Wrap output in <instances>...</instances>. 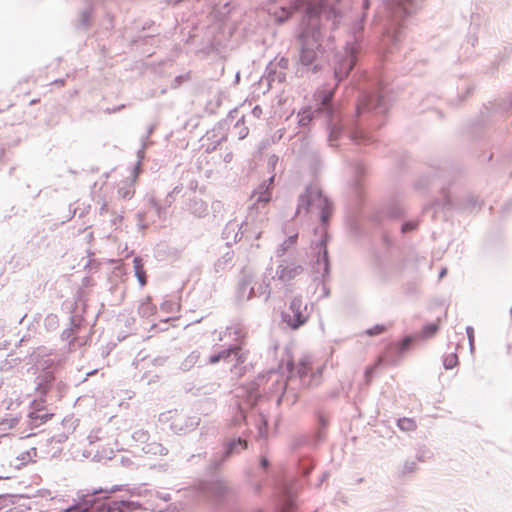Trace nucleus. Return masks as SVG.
<instances>
[{
    "mask_svg": "<svg viewBox=\"0 0 512 512\" xmlns=\"http://www.w3.org/2000/svg\"><path fill=\"white\" fill-rule=\"evenodd\" d=\"M317 209L320 211V217L323 222H326L331 211V205L321 191L316 187H308L303 195L300 196L297 213L302 210L312 211Z\"/></svg>",
    "mask_w": 512,
    "mask_h": 512,
    "instance_id": "obj_2",
    "label": "nucleus"
},
{
    "mask_svg": "<svg viewBox=\"0 0 512 512\" xmlns=\"http://www.w3.org/2000/svg\"><path fill=\"white\" fill-rule=\"evenodd\" d=\"M412 341V337H406L400 342L391 344L389 349L397 350L399 353H404L409 348Z\"/></svg>",
    "mask_w": 512,
    "mask_h": 512,
    "instance_id": "obj_9",
    "label": "nucleus"
},
{
    "mask_svg": "<svg viewBox=\"0 0 512 512\" xmlns=\"http://www.w3.org/2000/svg\"><path fill=\"white\" fill-rule=\"evenodd\" d=\"M332 98V94L330 93L329 95L325 96V98L323 99V105H326Z\"/></svg>",
    "mask_w": 512,
    "mask_h": 512,
    "instance_id": "obj_22",
    "label": "nucleus"
},
{
    "mask_svg": "<svg viewBox=\"0 0 512 512\" xmlns=\"http://www.w3.org/2000/svg\"><path fill=\"white\" fill-rule=\"evenodd\" d=\"M306 4V11L309 18V27H307L301 34V39L306 46H313L310 44V38L314 42L318 41V14H325L328 18L335 17L336 4L339 0H301Z\"/></svg>",
    "mask_w": 512,
    "mask_h": 512,
    "instance_id": "obj_1",
    "label": "nucleus"
},
{
    "mask_svg": "<svg viewBox=\"0 0 512 512\" xmlns=\"http://www.w3.org/2000/svg\"><path fill=\"white\" fill-rule=\"evenodd\" d=\"M340 73H341V72H339V71H337V70H336V72H335L336 77H340V78H342L343 76H346V75H347V72H345L343 75H340Z\"/></svg>",
    "mask_w": 512,
    "mask_h": 512,
    "instance_id": "obj_25",
    "label": "nucleus"
},
{
    "mask_svg": "<svg viewBox=\"0 0 512 512\" xmlns=\"http://www.w3.org/2000/svg\"><path fill=\"white\" fill-rule=\"evenodd\" d=\"M240 348L239 347H234V348H231V349H228V350H224V351H221L218 356H219V359L222 360V359H227L231 353H235L237 354L239 352Z\"/></svg>",
    "mask_w": 512,
    "mask_h": 512,
    "instance_id": "obj_16",
    "label": "nucleus"
},
{
    "mask_svg": "<svg viewBox=\"0 0 512 512\" xmlns=\"http://www.w3.org/2000/svg\"><path fill=\"white\" fill-rule=\"evenodd\" d=\"M297 240V234H295L294 236H291L289 237V244H294Z\"/></svg>",
    "mask_w": 512,
    "mask_h": 512,
    "instance_id": "obj_24",
    "label": "nucleus"
},
{
    "mask_svg": "<svg viewBox=\"0 0 512 512\" xmlns=\"http://www.w3.org/2000/svg\"><path fill=\"white\" fill-rule=\"evenodd\" d=\"M289 313L285 315V320L293 329L299 328L308 320L307 305L303 303L301 298L292 299L289 306Z\"/></svg>",
    "mask_w": 512,
    "mask_h": 512,
    "instance_id": "obj_3",
    "label": "nucleus"
},
{
    "mask_svg": "<svg viewBox=\"0 0 512 512\" xmlns=\"http://www.w3.org/2000/svg\"><path fill=\"white\" fill-rule=\"evenodd\" d=\"M236 445H241V446H242V449H246V448H247V442H246V441H244V440L239 439V440L237 441V443H232V444H231L230 449H229V452H233V451H234V449H235V446H236Z\"/></svg>",
    "mask_w": 512,
    "mask_h": 512,
    "instance_id": "obj_18",
    "label": "nucleus"
},
{
    "mask_svg": "<svg viewBox=\"0 0 512 512\" xmlns=\"http://www.w3.org/2000/svg\"><path fill=\"white\" fill-rule=\"evenodd\" d=\"M135 193L133 184L131 182H124L119 188H118V195L120 198L127 200L131 199Z\"/></svg>",
    "mask_w": 512,
    "mask_h": 512,
    "instance_id": "obj_7",
    "label": "nucleus"
},
{
    "mask_svg": "<svg viewBox=\"0 0 512 512\" xmlns=\"http://www.w3.org/2000/svg\"><path fill=\"white\" fill-rule=\"evenodd\" d=\"M303 272V268L300 265L294 263L281 264L277 267L276 277L282 283H290L297 276Z\"/></svg>",
    "mask_w": 512,
    "mask_h": 512,
    "instance_id": "obj_4",
    "label": "nucleus"
},
{
    "mask_svg": "<svg viewBox=\"0 0 512 512\" xmlns=\"http://www.w3.org/2000/svg\"><path fill=\"white\" fill-rule=\"evenodd\" d=\"M75 510L80 511V512H89V509L86 506V504L79 505V506L75 507Z\"/></svg>",
    "mask_w": 512,
    "mask_h": 512,
    "instance_id": "obj_20",
    "label": "nucleus"
},
{
    "mask_svg": "<svg viewBox=\"0 0 512 512\" xmlns=\"http://www.w3.org/2000/svg\"><path fill=\"white\" fill-rule=\"evenodd\" d=\"M438 328H439V324L438 323L427 324L421 330L420 335H421L422 338L431 337V336H433L438 331Z\"/></svg>",
    "mask_w": 512,
    "mask_h": 512,
    "instance_id": "obj_10",
    "label": "nucleus"
},
{
    "mask_svg": "<svg viewBox=\"0 0 512 512\" xmlns=\"http://www.w3.org/2000/svg\"><path fill=\"white\" fill-rule=\"evenodd\" d=\"M219 361H220V359H219L218 354H217V355H213V356H211V357L209 358V362H210L211 364H215V363H217V362H219Z\"/></svg>",
    "mask_w": 512,
    "mask_h": 512,
    "instance_id": "obj_21",
    "label": "nucleus"
},
{
    "mask_svg": "<svg viewBox=\"0 0 512 512\" xmlns=\"http://www.w3.org/2000/svg\"><path fill=\"white\" fill-rule=\"evenodd\" d=\"M262 466H263V467H266V466H267V460H266V459H263V460H262Z\"/></svg>",
    "mask_w": 512,
    "mask_h": 512,
    "instance_id": "obj_26",
    "label": "nucleus"
},
{
    "mask_svg": "<svg viewBox=\"0 0 512 512\" xmlns=\"http://www.w3.org/2000/svg\"><path fill=\"white\" fill-rule=\"evenodd\" d=\"M467 332H468V335H469V340L472 343V341H473V330H472V328H468Z\"/></svg>",
    "mask_w": 512,
    "mask_h": 512,
    "instance_id": "obj_23",
    "label": "nucleus"
},
{
    "mask_svg": "<svg viewBox=\"0 0 512 512\" xmlns=\"http://www.w3.org/2000/svg\"><path fill=\"white\" fill-rule=\"evenodd\" d=\"M133 266H134L135 275H136L140 285L141 286L146 285V282H147L146 281V273L144 270L142 260L140 258H135L133 260Z\"/></svg>",
    "mask_w": 512,
    "mask_h": 512,
    "instance_id": "obj_6",
    "label": "nucleus"
},
{
    "mask_svg": "<svg viewBox=\"0 0 512 512\" xmlns=\"http://www.w3.org/2000/svg\"><path fill=\"white\" fill-rule=\"evenodd\" d=\"M30 417L33 422L40 420L41 423H44V422L48 421L52 417V415H48V414L39 415L36 413H31Z\"/></svg>",
    "mask_w": 512,
    "mask_h": 512,
    "instance_id": "obj_17",
    "label": "nucleus"
},
{
    "mask_svg": "<svg viewBox=\"0 0 512 512\" xmlns=\"http://www.w3.org/2000/svg\"><path fill=\"white\" fill-rule=\"evenodd\" d=\"M444 367L446 369H452L458 364V357L456 354L451 353L444 358Z\"/></svg>",
    "mask_w": 512,
    "mask_h": 512,
    "instance_id": "obj_12",
    "label": "nucleus"
},
{
    "mask_svg": "<svg viewBox=\"0 0 512 512\" xmlns=\"http://www.w3.org/2000/svg\"><path fill=\"white\" fill-rule=\"evenodd\" d=\"M314 57H315L314 51H312L308 48L303 49L302 54H301V61L303 64H305V65L311 64Z\"/></svg>",
    "mask_w": 512,
    "mask_h": 512,
    "instance_id": "obj_13",
    "label": "nucleus"
},
{
    "mask_svg": "<svg viewBox=\"0 0 512 512\" xmlns=\"http://www.w3.org/2000/svg\"><path fill=\"white\" fill-rule=\"evenodd\" d=\"M417 227H418L417 221L406 222L402 225L401 231L403 233H406V232L413 231V230L417 229Z\"/></svg>",
    "mask_w": 512,
    "mask_h": 512,
    "instance_id": "obj_15",
    "label": "nucleus"
},
{
    "mask_svg": "<svg viewBox=\"0 0 512 512\" xmlns=\"http://www.w3.org/2000/svg\"><path fill=\"white\" fill-rule=\"evenodd\" d=\"M313 360L310 356H303L295 364V371L299 377L304 378L312 372Z\"/></svg>",
    "mask_w": 512,
    "mask_h": 512,
    "instance_id": "obj_5",
    "label": "nucleus"
},
{
    "mask_svg": "<svg viewBox=\"0 0 512 512\" xmlns=\"http://www.w3.org/2000/svg\"><path fill=\"white\" fill-rule=\"evenodd\" d=\"M386 331V327L384 325H375L374 327L367 329L365 333L368 336L380 335Z\"/></svg>",
    "mask_w": 512,
    "mask_h": 512,
    "instance_id": "obj_14",
    "label": "nucleus"
},
{
    "mask_svg": "<svg viewBox=\"0 0 512 512\" xmlns=\"http://www.w3.org/2000/svg\"><path fill=\"white\" fill-rule=\"evenodd\" d=\"M291 13V9L281 7L278 10H275L273 15L279 23H282L290 17Z\"/></svg>",
    "mask_w": 512,
    "mask_h": 512,
    "instance_id": "obj_11",
    "label": "nucleus"
},
{
    "mask_svg": "<svg viewBox=\"0 0 512 512\" xmlns=\"http://www.w3.org/2000/svg\"><path fill=\"white\" fill-rule=\"evenodd\" d=\"M397 425L403 431H413L417 427L414 419L406 417L399 419Z\"/></svg>",
    "mask_w": 512,
    "mask_h": 512,
    "instance_id": "obj_8",
    "label": "nucleus"
},
{
    "mask_svg": "<svg viewBox=\"0 0 512 512\" xmlns=\"http://www.w3.org/2000/svg\"><path fill=\"white\" fill-rule=\"evenodd\" d=\"M270 201V195L268 193H264L262 196L258 197L257 202H263L264 204Z\"/></svg>",
    "mask_w": 512,
    "mask_h": 512,
    "instance_id": "obj_19",
    "label": "nucleus"
}]
</instances>
